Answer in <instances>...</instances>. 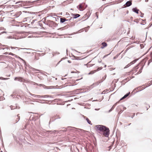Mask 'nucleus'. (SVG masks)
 <instances>
[{
	"mask_svg": "<svg viewBox=\"0 0 152 152\" xmlns=\"http://www.w3.org/2000/svg\"><path fill=\"white\" fill-rule=\"evenodd\" d=\"M96 131L103 132V135L106 137H108L110 133V130L107 127L102 125L95 126Z\"/></svg>",
	"mask_w": 152,
	"mask_h": 152,
	"instance_id": "nucleus-1",
	"label": "nucleus"
},
{
	"mask_svg": "<svg viewBox=\"0 0 152 152\" xmlns=\"http://www.w3.org/2000/svg\"><path fill=\"white\" fill-rule=\"evenodd\" d=\"M46 24L49 25L50 27H56L57 25V24L55 22L50 20H47L46 22Z\"/></svg>",
	"mask_w": 152,
	"mask_h": 152,
	"instance_id": "nucleus-2",
	"label": "nucleus"
},
{
	"mask_svg": "<svg viewBox=\"0 0 152 152\" xmlns=\"http://www.w3.org/2000/svg\"><path fill=\"white\" fill-rule=\"evenodd\" d=\"M11 48L12 49H14L15 50L14 51V52H15L16 54H18L20 53V50H30V49H27V48H19L16 47H11Z\"/></svg>",
	"mask_w": 152,
	"mask_h": 152,
	"instance_id": "nucleus-3",
	"label": "nucleus"
},
{
	"mask_svg": "<svg viewBox=\"0 0 152 152\" xmlns=\"http://www.w3.org/2000/svg\"><path fill=\"white\" fill-rule=\"evenodd\" d=\"M22 3V4H19V5L21 7L23 6L26 5L28 4H29L31 3V2L30 1H19L16 2L15 4H18L20 3Z\"/></svg>",
	"mask_w": 152,
	"mask_h": 152,
	"instance_id": "nucleus-4",
	"label": "nucleus"
},
{
	"mask_svg": "<svg viewBox=\"0 0 152 152\" xmlns=\"http://www.w3.org/2000/svg\"><path fill=\"white\" fill-rule=\"evenodd\" d=\"M72 15L73 17V18L70 17V20H71L72 19H76L80 16V15L79 14H72Z\"/></svg>",
	"mask_w": 152,
	"mask_h": 152,
	"instance_id": "nucleus-5",
	"label": "nucleus"
},
{
	"mask_svg": "<svg viewBox=\"0 0 152 152\" xmlns=\"http://www.w3.org/2000/svg\"><path fill=\"white\" fill-rule=\"evenodd\" d=\"M23 80L24 79L22 77H16L14 78L15 80H18L20 82H23Z\"/></svg>",
	"mask_w": 152,
	"mask_h": 152,
	"instance_id": "nucleus-6",
	"label": "nucleus"
},
{
	"mask_svg": "<svg viewBox=\"0 0 152 152\" xmlns=\"http://www.w3.org/2000/svg\"><path fill=\"white\" fill-rule=\"evenodd\" d=\"M77 8L80 11H83L84 9L83 8V5L82 4H80L77 7Z\"/></svg>",
	"mask_w": 152,
	"mask_h": 152,
	"instance_id": "nucleus-7",
	"label": "nucleus"
},
{
	"mask_svg": "<svg viewBox=\"0 0 152 152\" xmlns=\"http://www.w3.org/2000/svg\"><path fill=\"white\" fill-rule=\"evenodd\" d=\"M132 4V1H128L126 2L125 5L126 7H128L130 6Z\"/></svg>",
	"mask_w": 152,
	"mask_h": 152,
	"instance_id": "nucleus-8",
	"label": "nucleus"
},
{
	"mask_svg": "<svg viewBox=\"0 0 152 152\" xmlns=\"http://www.w3.org/2000/svg\"><path fill=\"white\" fill-rule=\"evenodd\" d=\"M60 23H63L64 22L68 20H67L65 18H61L60 19Z\"/></svg>",
	"mask_w": 152,
	"mask_h": 152,
	"instance_id": "nucleus-9",
	"label": "nucleus"
},
{
	"mask_svg": "<svg viewBox=\"0 0 152 152\" xmlns=\"http://www.w3.org/2000/svg\"><path fill=\"white\" fill-rule=\"evenodd\" d=\"M130 93L129 92L128 93H127L123 97L121 98L120 99V100H123L124 99L126 98L130 94Z\"/></svg>",
	"mask_w": 152,
	"mask_h": 152,
	"instance_id": "nucleus-10",
	"label": "nucleus"
},
{
	"mask_svg": "<svg viewBox=\"0 0 152 152\" xmlns=\"http://www.w3.org/2000/svg\"><path fill=\"white\" fill-rule=\"evenodd\" d=\"M118 102H118L116 103L114 105H113L112 106V108L109 110V112H111L115 107V106L117 105V103Z\"/></svg>",
	"mask_w": 152,
	"mask_h": 152,
	"instance_id": "nucleus-11",
	"label": "nucleus"
},
{
	"mask_svg": "<svg viewBox=\"0 0 152 152\" xmlns=\"http://www.w3.org/2000/svg\"><path fill=\"white\" fill-rule=\"evenodd\" d=\"M132 10L134 12L136 13L137 14L138 13V11L139 10L137 9L136 8H133L132 9Z\"/></svg>",
	"mask_w": 152,
	"mask_h": 152,
	"instance_id": "nucleus-12",
	"label": "nucleus"
},
{
	"mask_svg": "<svg viewBox=\"0 0 152 152\" xmlns=\"http://www.w3.org/2000/svg\"><path fill=\"white\" fill-rule=\"evenodd\" d=\"M29 68L32 70L33 71H39L40 70L39 69L34 68L31 66H29Z\"/></svg>",
	"mask_w": 152,
	"mask_h": 152,
	"instance_id": "nucleus-13",
	"label": "nucleus"
},
{
	"mask_svg": "<svg viewBox=\"0 0 152 152\" xmlns=\"http://www.w3.org/2000/svg\"><path fill=\"white\" fill-rule=\"evenodd\" d=\"M102 46L101 47V48L102 49L104 47L107 46V44L105 42H103L102 43Z\"/></svg>",
	"mask_w": 152,
	"mask_h": 152,
	"instance_id": "nucleus-14",
	"label": "nucleus"
},
{
	"mask_svg": "<svg viewBox=\"0 0 152 152\" xmlns=\"http://www.w3.org/2000/svg\"><path fill=\"white\" fill-rule=\"evenodd\" d=\"M41 98H47V97H51L52 98V96H49V95H45L44 96H40Z\"/></svg>",
	"mask_w": 152,
	"mask_h": 152,
	"instance_id": "nucleus-15",
	"label": "nucleus"
},
{
	"mask_svg": "<svg viewBox=\"0 0 152 152\" xmlns=\"http://www.w3.org/2000/svg\"><path fill=\"white\" fill-rule=\"evenodd\" d=\"M10 108L11 110H13L14 109H17L18 108V109H19L20 108L19 107H18V108L17 107V106H10Z\"/></svg>",
	"mask_w": 152,
	"mask_h": 152,
	"instance_id": "nucleus-16",
	"label": "nucleus"
},
{
	"mask_svg": "<svg viewBox=\"0 0 152 152\" xmlns=\"http://www.w3.org/2000/svg\"><path fill=\"white\" fill-rule=\"evenodd\" d=\"M143 66L141 67L140 68L139 71L136 74H138L140 73L141 72L142 70V69Z\"/></svg>",
	"mask_w": 152,
	"mask_h": 152,
	"instance_id": "nucleus-17",
	"label": "nucleus"
},
{
	"mask_svg": "<svg viewBox=\"0 0 152 152\" xmlns=\"http://www.w3.org/2000/svg\"><path fill=\"white\" fill-rule=\"evenodd\" d=\"M151 58L149 59L148 61V64L149 65V64L152 61V52L151 53Z\"/></svg>",
	"mask_w": 152,
	"mask_h": 152,
	"instance_id": "nucleus-18",
	"label": "nucleus"
},
{
	"mask_svg": "<svg viewBox=\"0 0 152 152\" xmlns=\"http://www.w3.org/2000/svg\"><path fill=\"white\" fill-rule=\"evenodd\" d=\"M81 4H83V8L84 10L86 9L87 7V5L85 4V3H81Z\"/></svg>",
	"mask_w": 152,
	"mask_h": 152,
	"instance_id": "nucleus-19",
	"label": "nucleus"
},
{
	"mask_svg": "<svg viewBox=\"0 0 152 152\" xmlns=\"http://www.w3.org/2000/svg\"><path fill=\"white\" fill-rule=\"evenodd\" d=\"M96 72V70H94L91 71L88 74V75L93 74Z\"/></svg>",
	"mask_w": 152,
	"mask_h": 152,
	"instance_id": "nucleus-20",
	"label": "nucleus"
},
{
	"mask_svg": "<svg viewBox=\"0 0 152 152\" xmlns=\"http://www.w3.org/2000/svg\"><path fill=\"white\" fill-rule=\"evenodd\" d=\"M17 116L18 118V120H16L15 122L14 123H15V124L17 123L19 121V120L20 119V117L19 116V114H18L17 115Z\"/></svg>",
	"mask_w": 152,
	"mask_h": 152,
	"instance_id": "nucleus-21",
	"label": "nucleus"
},
{
	"mask_svg": "<svg viewBox=\"0 0 152 152\" xmlns=\"http://www.w3.org/2000/svg\"><path fill=\"white\" fill-rule=\"evenodd\" d=\"M138 65L136 66V67H135L134 68V69L133 70L134 72L135 71V72H136L137 71V69H138Z\"/></svg>",
	"mask_w": 152,
	"mask_h": 152,
	"instance_id": "nucleus-22",
	"label": "nucleus"
},
{
	"mask_svg": "<svg viewBox=\"0 0 152 152\" xmlns=\"http://www.w3.org/2000/svg\"><path fill=\"white\" fill-rule=\"evenodd\" d=\"M49 54H50V56H51V57H53L56 54V53L55 52H53V53H52V54H50V53H49Z\"/></svg>",
	"mask_w": 152,
	"mask_h": 152,
	"instance_id": "nucleus-23",
	"label": "nucleus"
},
{
	"mask_svg": "<svg viewBox=\"0 0 152 152\" xmlns=\"http://www.w3.org/2000/svg\"><path fill=\"white\" fill-rule=\"evenodd\" d=\"M137 60H133V61H132L129 64H131V65L132 64H134V63H135L137 61Z\"/></svg>",
	"mask_w": 152,
	"mask_h": 152,
	"instance_id": "nucleus-24",
	"label": "nucleus"
},
{
	"mask_svg": "<svg viewBox=\"0 0 152 152\" xmlns=\"http://www.w3.org/2000/svg\"><path fill=\"white\" fill-rule=\"evenodd\" d=\"M86 121L88 122V123L90 124H91V121L89 120L88 118H86Z\"/></svg>",
	"mask_w": 152,
	"mask_h": 152,
	"instance_id": "nucleus-25",
	"label": "nucleus"
},
{
	"mask_svg": "<svg viewBox=\"0 0 152 152\" xmlns=\"http://www.w3.org/2000/svg\"><path fill=\"white\" fill-rule=\"evenodd\" d=\"M103 81H101V82L100 81H98L97 82H96V83H94L93 84H95L96 85H99V84L101 83V82H102Z\"/></svg>",
	"mask_w": 152,
	"mask_h": 152,
	"instance_id": "nucleus-26",
	"label": "nucleus"
},
{
	"mask_svg": "<svg viewBox=\"0 0 152 152\" xmlns=\"http://www.w3.org/2000/svg\"><path fill=\"white\" fill-rule=\"evenodd\" d=\"M18 58H19V59H20V60H22V61H23V62L24 64H26V61H25L22 58H20V57H19V56H18Z\"/></svg>",
	"mask_w": 152,
	"mask_h": 152,
	"instance_id": "nucleus-27",
	"label": "nucleus"
},
{
	"mask_svg": "<svg viewBox=\"0 0 152 152\" xmlns=\"http://www.w3.org/2000/svg\"><path fill=\"white\" fill-rule=\"evenodd\" d=\"M71 128H73V129H76V128H75V127H71V126H69V127H68L67 128V129H69V130H72V129H71Z\"/></svg>",
	"mask_w": 152,
	"mask_h": 152,
	"instance_id": "nucleus-28",
	"label": "nucleus"
},
{
	"mask_svg": "<svg viewBox=\"0 0 152 152\" xmlns=\"http://www.w3.org/2000/svg\"><path fill=\"white\" fill-rule=\"evenodd\" d=\"M50 132H52L53 133H55L56 132H57V134L59 132L58 131H56V130H54L53 131H50Z\"/></svg>",
	"mask_w": 152,
	"mask_h": 152,
	"instance_id": "nucleus-29",
	"label": "nucleus"
},
{
	"mask_svg": "<svg viewBox=\"0 0 152 152\" xmlns=\"http://www.w3.org/2000/svg\"><path fill=\"white\" fill-rule=\"evenodd\" d=\"M53 19H52L53 20H55L56 21H57V20H58V18H56L55 17H53Z\"/></svg>",
	"mask_w": 152,
	"mask_h": 152,
	"instance_id": "nucleus-30",
	"label": "nucleus"
},
{
	"mask_svg": "<svg viewBox=\"0 0 152 152\" xmlns=\"http://www.w3.org/2000/svg\"><path fill=\"white\" fill-rule=\"evenodd\" d=\"M102 69V67H99L98 68V69L96 70V72H97V71H99Z\"/></svg>",
	"mask_w": 152,
	"mask_h": 152,
	"instance_id": "nucleus-31",
	"label": "nucleus"
},
{
	"mask_svg": "<svg viewBox=\"0 0 152 152\" xmlns=\"http://www.w3.org/2000/svg\"><path fill=\"white\" fill-rule=\"evenodd\" d=\"M4 98L2 96H0V101H2L4 99Z\"/></svg>",
	"mask_w": 152,
	"mask_h": 152,
	"instance_id": "nucleus-32",
	"label": "nucleus"
},
{
	"mask_svg": "<svg viewBox=\"0 0 152 152\" xmlns=\"http://www.w3.org/2000/svg\"><path fill=\"white\" fill-rule=\"evenodd\" d=\"M130 66L131 64H129L125 67L124 68H126L129 67V66Z\"/></svg>",
	"mask_w": 152,
	"mask_h": 152,
	"instance_id": "nucleus-33",
	"label": "nucleus"
},
{
	"mask_svg": "<svg viewBox=\"0 0 152 152\" xmlns=\"http://www.w3.org/2000/svg\"><path fill=\"white\" fill-rule=\"evenodd\" d=\"M94 65V64H88V66H89V67L91 66H92Z\"/></svg>",
	"mask_w": 152,
	"mask_h": 152,
	"instance_id": "nucleus-34",
	"label": "nucleus"
},
{
	"mask_svg": "<svg viewBox=\"0 0 152 152\" xmlns=\"http://www.w3.org/2000/svg\"><path fill=\"white\" fill-rule=\"evenodd\" d=\"M63 128L65 129L63 130H61V131H60V132H66V130L65 129V128Z\"/></svg>",
	"mask_w": 152,
	"mask_h": 152,
	"instance_id": "nucleus-35",
	"label": "nucleus"
},
{
	"mask_svg": "<svg viewBox=\"0 0 152 152\" xmlns=\"http://www.w3.org/2000/svg\"><path fill=\"white\" fill-rule=\"evenodd\" d=\"M35 97L39 98H41V96L40 95H36Z\"/></svg>",
	"mask_w": 152,
	"mask_h": 152,
	"instance_id": "nucleus-36",
	"label": "nucleus"
},
{
	"mask_svg": "<svg viewBox=\"0 0 152 152\" xmlns=\"http://www.w3.org/2000/svg\"><path fill=\"white\" fill-rule=\"evenodd\" d=\"M118 55H116V56L114 57L113 59H115L116 58L118 57Z\"/></svg>",
	"mask_w": 152,
	"mask_h": 152,
	"instance_id": "nucleus-37",
	"label": "nucleus"
},
{
	"mask_svg": "<svg viewBox=\"0 0 152 152\" xmlns=\"http://www.w3.org/2000/svg\"><path fill=\"white\" fill-rule=\"evenodd\" d=\"M8 54L10 55H12L13 56H14V54L12 53H8Z\"/></svg>",
	"mask_w": 152,
	"mask_h": 152,
	"instance_id": "nucleus-38",
	"label": "nucleus"
},
{
	"mask_svg": "<svg viewBox=\"0 0 152 152\" xmlns=\"http://www.w3.org/2000/svg\"><path fill=\"white\" fill-rule=\"evenodd\" d=\"M91 61H90L88 63H87L86 64H84V65L85 66H87V67H88V64H89Z\"/></svg>",
	"mask_w": 152,
	"mask_h": 152,
	"instance_id": "nucleus-39",
	"label": "nucleus"
},
{
	"mask_svg": "<svg viewBox=\"0 0 152 152\" xmlns=\"http://www.w3.org/2000/svg\"><path fill=\"white\" fill-rule=\"evenodd\" d=\"M30 95H31V96H34L35 97V96L36 95H34V94H32L31 93H30Z\"/></svg>",
	"mask_w": 152,
	"mask_h": 152,
	"instance_id": "nucleus-40",
	"label": "nucleus"
},
{
	"mask_svg": "<svg viewBox=\"0 0 152 152\" xmlns=\"http://www.w3.org/2000/svg\"><path fill=\"white\" fill-rule=\"evenodd\" d=\"M15 57H16V58H18V56L16 55H15V54H14V56Z\"/></svg>",
	"mask_w": 152,
	"mask_h": 152,
	"instance_id": "nucleus-41",
	"label": "nucleus"
},
{
	"mask_svg": "<svg viewBox=\"0 0 152 152\" xmlns=\"http://www.w3.org/2000/svg\"><path fill=\"white\" fill-rule=\"evenodd\" d=\"M4 33H7V32H6V31H3V32H1L0 34V35L1 34H2Z\"/></svg>",
	"mask_w": 152,
	"mask_h": 152,
	"instance_id": "nucleus-42",
	"label": "nucleus"
},
{
	"mask_svg": "<svg viewBox=\"0 0 152 152\" xmlns=\"http://www.w3.org/2000/svg\"><path fill=\"white\" fill-rule=\"evenodd\" d=\"M4 78L2 77H0V79L2 80H4Z\"/></svg>",
	"mask_w": 152,
	"mask_h": 152,
	"instance_id": "nucleus-43",
	"label": "nucleus"
},
{
	"mask_svg": "<svg viewBox=\"0 0 152 152\" xmlns=\"http://www.w3.org/2000/svg\"><path fill=\"white\" fill-rule=\"evenodd\" d=\"M4 79V80H7L8 79H9V78H4V79Z\"/></svg>",
	"mask_w": 152,
	"mask_h": 152,
	"instance_id": "nucleus-44",
	"label": "nucleus"
},
{
	"mask_svg": "<svg viewBox=\"0 0 152 152\" xmlns=\"http://www.w3.org/2000/svg\"><path fill=\"white\" fill-rule=\"evenodd\" d=\"M78 130H79V131H84L82 129H78Z\"/></svg>",
	"mask_w": 152,
	"mask_h": 152,
	"instance_id": "nucleus-45",
	"label": "nucleus"
},
{
	"mask_svg": "<svg viewBox=\"0 0 152 152\" xmlns=\"http://www.w3.org/2000/svg\"><path fill=\"white\" fill-rule=\"evenodd\" d=\"M4 54L5 55H7L8 54V53L6 52L4 53Z\"/></svg>",
	"mask_w": 152,
	"mask_h": 152,
	"instance_id": "nucleus-46",
	"label": "nucleus"
},
{
	"mask_svg": "<svg viewBox=\"0 0 152 152\" xmlns=\"http://www.w3.org/2000/svg\"><path fill=\"white\" fill-rule=\"evenodd\" d=\"M127 78H126L124 80H123V81H124V82H125V81H127Z\"/></svg>",
	"mask_w": 152,
	"mask_h": 152,
	"instance_id": "nucleus-47",
	"label": "nucleus"
},
{
	"mask_svg": "<svg viewBox=\"0 0 152 152\" xmlns=\"http://www.w3.org/2000/svg\"><path fill=\"white\" fill-rule=\"evenodd\" d=\"M134 115H135V114L134 113L133 114V115L132 116V118H133L134 116Z\"/></svg>",
	"mask_w": 152,
	"mask_h": 152,
	"instance_id": "nucleus-48",
	"label": "nucleus"
},
{
	"mask_svg": "<svg viewBox=\"0 0 152 152\" xmlns=\"http://www.w3.org/2000/svg\"><path fill=\"white\" fill-rule=\"evenodd\" d=\"M68 62L69 63H71V61H69V60H68Z\"/></svg>",
	"mask_w": 152,
	"mask_h": 152,
	"instance_id": "nucleus-49",
	"label": "nucleus"
},
{
	"mask_svg": "<svg viewBox=\"0 0 152 152\" xmlns=\"http://www.w3.org/2000/svg\"><path fill=\"white\" fill-rule=\"evenodd\" d=\"M143 15H144L143 14H142V15L141 16V17H143Z\"/></svg>",
	"mask_w": 152,
	"mask_h": 152,
	"instance_id": "nucleus-50",
	"label": "nucleus"
},
{
	"mask_svg": "<svg viewBox=\"0 0 152 152\" xmlns=\"http://www.w3.org/2000/svg\"><path fill=\"white\" fill-rule=\"evenodd\" d=\"M109 148H110V149H109V151H110V149L111 148V146H110L109 147Z\"/></svg>",
	"mask_w": 152,
	"mask_h": 152,
	"instance_id": "nucleus-51",
	"label": "nucleus"
},
{
	"mask_svg": "<svg viewBox=\"0 0 152 152\" xmlns=\"http://www.w3.org/2000/svg\"><path fill=\"white\" fill-rule=\"evenodd\" d=\"M151 84H150V85H151L152 84V80L151 81ZM150 85H148V86H149Z\"/></svg>",
	"mask_w": 152,
	"mask_h": 152,
	"instance_id": "nucleus-52",
	"label": "nucleus"
},
{
	"mask_svg": "<svg viewBox=\"0 0 152 152\" xmlns=\"http://www.w3.org/2000/svg\"><path fill=\"white\" fill-rule=\"evenodd\" d=\"M61 61H60L58 63H57V64H58L59 63L61 62Z\"/></svg>",
	"mask_w": 152,
	"mask_h": 152,
	"instance_id": "nucleus-53",
	"label": "nucleus"
},
{
	"mask_svg": "<svg viewBox=\"0 0 152 152\" xmlns=\"http://www.w3.org/2000/svg\"><path fill=\"white\" fill-rule=\"evenodd\" d=\"M101 62V60L100 61H98V62H99V63H100Z\"/></svg>",
	"mask_w": 152,
	"mask_h": 152,
	"instance_id": "nucleus-54",
	"label": "nucleus"
},
{
	"mask_svg": "<svg viewBox=\"0 0 152 152\" xmlns=\"http://www.w3.org/2000/svg\"><path fill=\"white\" fill-rule=\"evenodd\" d=\"M106 75L105 76V78L104 79H104H105V77H106Z\"/></svg>",
	"mask_w": 152,
	"mask_h": 152,
	"instance_id": "nucleus-55",
	"label": "nucleus"
},
{
	"mask_svg": "<svg viewBox=\"0 0 152 152\" xmlns=\"http://www.w3.org/2000/svg\"><path fill=\"white\" fill-rule=\"evenodd\" d=\"M131 124V123H130L129 124V126L130 125V124Z\"/></svg>",
	"mask_w": 152,
	"mask_h": 152,
	"instance_id": "nucleus-56",
	"label": "nucleus"
},
{
	"mask_svg": "<svg viewBox=\"0 0 152 152\" xmlns=\"http://www.w3.org/2000/svg\"><path fill=\"white\" fill-rule=\"evenodd\" d=\"M145 1H146H146H148V0H145Z\"/></svg>",
	"mask_w": 152,
	"mask_h": 152,
	"instance_id": "nucleus-57",
	"label": "nucleus"
},
{
	"mask_svg": "<svg viewBox=\"0 0 152 152\" xmlns=\"http://www.w3.org/2000/svg\"><path fill=\"white\" fill-rule=\"evenodd\" d=\"M30 7H25V8H29Z\"/></svg>",
	"mask_w": 152,
	"mask_h": 152,
	"instance_id": "nucleus-58",
	"label": "nucleus"
},
{
	"mask_svg": "<svg viewBox=\"0 0 152 152\" xmlns=\"http://www.w3.org/2000/svg\"><path fill=\"white\" fill-rule=\"evenodd\" d=\"M102 1H105L106 0H102Z\"/></svg>",
	"mask_w": 152,
	"mask_h": 152,
	"instance_id": "nucleus-59",
	"label": "nucleus"
},
{
	"mask_svg": "<svg viewBox=\"0 0 152 152\" xmlns=\"http://www.w3.org/2000/svg\"><path fill=\"white\" fill-rule=\"evenodd\" d=\"M123 111H122V110H121V112H122Z\"/></svg>",
	"mask_w": 152,
	"mask_h": 152,
	"instance_id": "nucleus-60",
	"label": "nucleus"
},
{
	"mask_svg": "<svg viewBox=\"0 0 152 152\" xmlns=\"http://www.w3.org/2000/svg\"><path fill=\"white\" fill-rule=\"evenodd\" d=\"M97 18H98V16H97Z\"/></svg>",
	"mask_w": 152,
	"mask_h": 152,
	"instance_id": "nucleus-61",
	"label": "nucleus"
},
{
	"mask_svg": "<svg viewBox=\"0 0 152 152\" xmlns=\"http://www.w3.org/2000/svg\"><path fill=\"white\" fill-rule=\"evenodd\" d=\"M138 113H137V114H136V115H137V114H138Z\"/></svg>",
	"mask_w": 152,
	"mask_h": 152,
	"instance_id": "nucleus-62",
	"label": "nucleus"
},
{
	"mask_svg": "<svg viewBox=\"0 0 152 152\" xmlns=\"http://www.w3.org/2000/svg\"><path fill=\"white\" fill-rule=\"evenodd\" d=\"M125 108V109H126V107H125V108Z\"/></svg>",
	"mask_w": 152,
	"mask_h": 152,
	"instance_id": "nucleus-63",
	"label": "nucleus"
},
{
	"mask_svg": "<svg viewBox=\"0 0 152 152\" xmlns=\"http://www.w3.org/2000/svg\"><path fill=\"white\" fill-rule=\"evenodd\" d=\"M127 50H126V51Z\"/></svg>",
	"mask_w": 152,
	"mask_h": 152,
	"instance_id": "nucleus-64",
	"label": "nucleus"
}]
</instances>
